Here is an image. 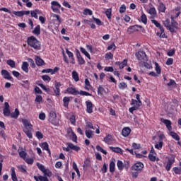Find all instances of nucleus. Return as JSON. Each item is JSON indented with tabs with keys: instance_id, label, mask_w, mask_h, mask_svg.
Returning <instances> with one entry per match:
<instances>
[{
	"instance_id": "1",
	"label": "nucleus",
	"mask_w": 181,
	"mask_h": 181,
	"mask_svg": "<svg viewBox=\"0 0 181 181\" xmlns=\"http://www.w3.org/2000/svg\"><path fill=\"white\" fill-rule=\"evenodd\" d=\"M22 122L24 125L23 132L25 134V135L29 138L30 139H32L33 138V136L32 134V132L33 131V125L28 121L26 119H22Z\"/></svg>"
},
{
	"instance_id": "2",
	"label": "nucleus",
	"mask_w": 181,
	"mask_h": 181,
	"mask_svg": "<svg viewBox=\"0 0 181 181\" xmlns=\"http://www.w3.org/2000/svg\"><path fill=\"white\" fill-rule=\"evenodd\" d=\"M27 45L35 50H40L41 44L35 36H30L27 38Z\"/></svg>"
},
{
	"instance_id": "3",
	"label": "nucleus",
	"mask_w": 181,
	"mask_h": 181,
	"mask_svg": "<svg viewBox=\"0 0 181 181\" xmlns=\"http://www.w3.org/2000/svg\"><path fill=\"white\" fill-rule=\"evenodd\" d=\"M163 25L172 33L175 32V28L177 29V22L175 21L173 17H171V22L169 18H167L165 21H163Z\"/></svg>"
},
{
	"instance_id": "4",
	"label": "nucleus",
	"mask_w": 181,
	"mask_h": 181,
	"mask_svg": "<svg viewBox=\"0 0 181 181\" xmlns=\"http://www.w3.org/2000/svg\"><path fill=\"white\" fill-rule=\"evenodd\" d=\"M49 121L52 125H59V119L54 111H51L49 115Z\"/></svg>"
},
{
	"instance_id": "5",
	"label": "nucleus",
	"mask_w": 181,
	"mask_h": 181,
	"mask_svg": "<svg viewBox=\"0 0 181 181\" xmlns=\"http://www.w3.org/2000/svg\"><path fill=\"white\" fill-rule=\"evenodd\" d=\"M135 56L141 63L148 62V57H146V53L144 51H139L135 54Z\"/></svg>"
},
{
	"instance_id": "6",
	"label": "nucleus",
	"mask_w": 181,
	"mask_h": 181,
	"mask_svg": "<svg viewBox=\"0 0 181 181\" xmlns=\"http://www.w3.org/2000/svg\"><path fill=\"white\" fill-rule=\"evenodd\" d=\"M60 8H62V5L56 1H53L51 2V8L53 11V12H55L56 13H60Z\"/></svg>"
},
{
	"instance_id": "7",
	"label": "nucleus",
	"mask_w": 181,
	"mask_h": 181,
	"mask_svg": "<svg viewBox=\"0 0 181 181\" xmlns=\"http://www.w3.org/2000/svg\"><path fill=\"white\" fill-rule=\"evenodd\" d=\"M9 103L8 102H5L3 110L4 117H9V115H11V110H9Z\"/></svg>"
},
{
	"instance_id": "8",
	"label": "nucleus",
	"mask_w": 181,
	"mask_h": 181,
	"mask_svg": "<svg viewBox=\"0 0 181 181\" xmlns=\"http://www.w3.org/2000/svg\"><path fill=\"white\" fill-rule=\"evenodd\" d=\"M86 112L88 114H93V108H94V105L93 104V103L90 100H87L86 101Z\"/></svg>"
},
{
	"instance_id": "9",
	"label": "nucleus",
	"mask_w": 181,
	"mask_h": 181,
	"mask_svg": "<svg viewBox=\"0 0 181 181\" xmlns=\"http://www.w3.org/2000/svg\"><path fill=\"white\" fill-rule=\"evenodd\" d=\"M132 170H136L137 172L141 171V169H144V163L141 162L136 163L132 168Z\"/></svg>"
},
{
	"instance_id": "10",
	"label": "nucleus",
	"mask_w": 181,
	"mask_h": 181,
	"mask_svg": "<svg viewBox=\"0 0 181 181\" xmlns=\"http://www.w3.org/2000/svg\"><path fill=\"white\" fill-rule=\"evenodd\" d=\"M1 76H3L4 78L6 80H12V76H11V74L5 69L1 70Z\"/></svg>"
},
{
	"instance_id": "11",
	"label": "nucleus",
	"mask_w": 181,
	"mask_h": 181,
	"mask_svg": "<svg viewBox=\"0 0 181 181\" xmlns=\"http://www.w3.org/2000/svg\"><path fill=\"white\" fill-rule=\"evenodd\" d=\"M35 63L37 64V66H45L46 64L45 63V61L43 59H42V58H40V57L39 56H35Z\"/></svg>"
},
{
	"instance_id": "12",
	"label": "nucleus",
	"mask_w": 181,
	"mask_h": 181,
	"mask_svg": "<svg viewBox=\"0 0 181 181\" xmlns=\"http://www.w3.org/2000/svg\"><path fill=\"white\" fill-rule=\"evenodd\" d=\"M175 163V158H169L165 166V169L167 172L170 170V168H172V165Z\"/></svg>"
},
{
	"instance_id": "13",
	"label": "nucleus",
	"mask_w": 181,
	"mask_h": 181,
	"mask_svg": "<svg viewBox=\"0 0 181 181\" xmlns=\"http://www.w3.org/2000/svg\"><path fill=\"white\" fill-rule=\"evenodd\" d=\"M114 141V137H112L111 135L108 134L106 136L104 139V141L105 144H107V145H111L112 144V141Z\"/></svg>"
},
{
	"instance_id": "14",
	"label": "nucleus",
	"mask_w": 181,
	"mask_h": 181,
	"mask_svg": "<svg viewBox=\"0 0 181 181\" xmlns=\"http://www.w3.org/2000/svg\"><path fill=\"white\" fill-rule=\"evenodd\" d=\"M66 145L70 149H72V151H76V152H78V151L81 149L79 146L73 144V143H66Z\"/></svg>"
},
{
	"instance_id": "15",
	"label": "nucleus",
	"mask_w": 181,
	"mask_h": 181,
	"mask_svg": "<svg viewBox=\"0 0 181 181\" xmlns=\"http://www.w3.org/2000/svg\"><path fill=\"white\" fill-rule=\"evenodd\" d=\"M76 57L78 59L79 64H84L86 63V61H84V59L83 58V57H81V54H80V52H78V50H77L76 52Z\"/></svg>"
},
{
	"instance_id": "16",
	"label": "nucleus",
	"mask_w": 181,
	"mask_h": 181,
	"mask_svg": "<svg viewBox=\"0 0 181 181\" xmlns=\"http://www.w3.org/2000/svg\"><path fill=\"white\" fill-rule=\"evenodd\" d=\"M132 105H134V107H137V110H139V107L142 105V101L132 99Z\"/></svg>"
},
{
	"instance_id": "17",
	"label": "nucleus",
	"mask_w": 181,
	"mask_h": 181,
	"mask_svg": "<svg viewBox=\"0 0 181 181\" xmlns=\"http://www.w3.org/2000/svg\"><path fill=\"white\" fill-rule=\"evenodd\" d=\"M66 91L69 94H72V95H78V90H76L74 88H68Z\"/></svg>"
},
{
	"instance_id": "18",
	"label": "nucleus",
	"mask_w": 181,
	"mask_h": 181,
	"mask_svg": "<svg viewBox=\"0 0 181 181\" xmlns=\"http://www.w3.org/2000/svg\"><path fill=\"white\" fill-rule=\"evenodd\" d=\"M151 22H152V23H153L155 25V26L156 28H159L160 32H162V33L165 32V28H163V27H162L160 25V23H159V22H158V21H156V20H151Z\"/></svg>"
},
{
	"instance_id": "19",
	"label": "nucleus",
	"mask_w": 181,
	"mask_h": 181,
	"mask_svg": "<svg viewBox=\"0 0 181 181\" xmlns=\"http://www.w3.org/2000/svg\"><path fill=\"white\" fill-rule=\"evenodd\" d=\"M21 69L25 73H29V64L26 62H23Z\"/></svg>"
},
{
	"instance_id": "20",
	"label": "nucleus",
	"mask_w": 181,
	"mask_h": 181,
	"mask_svg": "<svg viewBox=\"0 0 181 181\" xmlns=\"http://www.w3.org/2000/svg\"><path fill=\"white\" fill-rule=\"evenodd\" d=\"M131 134V129L129 127H124L122 131L123 136H128Z\"/></svg>"
},
{
	"instance_id": "21",
	"label": "nucleus",
	"mask_w": 181,
	"mask_h": 181,
	"mask_svg": "<svg viewBox=\"0 0 181 181\" xmlns=\"http://www.w3.org/2000/svg\"><path fill=\"white\" fill-rule=\"evenodd\" d=\"M163 123L165 124V125H166L167 128L168 129V131H171L172 130V122H170V120H169V119H164L163 121Z\"/></svg>"
},
{
	"instance_id": "22",
	"label": "nucleus",
	"mask_w": 181,
	"mask_h": 181,
	"mask_svg": "<svg viewBox=\"0 0 181 181\" xmlns=\"http://www.w3.org/2000/svg\"><path fill=\"white\" fill-rule=\"evenodd\" d=\"M142 63L143 64H140L141 67H144H144H146V69H152V64L151 63V62H148V61H146V62H144Z\"/></svg>"
},
{
	"instance_id": "23",
	"label": "nucleus",
	"mask_w": 181,
	"mask_h": 181,
	"mask_svg": "<svg viewBox=\"0 0 181 181\" xmlns=\"http://www.w3.org/2000/svg\"><path fill=\"white\" fill-rule=\"evenodd\" d=\"M11 179L13 181H18V177H16V173L15 172V168L12 167L11 169Z\"/></svg>"
},
{
	"instance_id": "24",
	"label": "nucleus",
	"mask_w": 181,
	"mask_h": 181,
	"mask_svg": "<svg viewBox=\"0 0 181 181\" xmlns=\"http://www.w3.org/2000/svg\"><path fill=\"white\" fill-rule=\"evenodd\" d=\"M110 151H112V152H115V153H121L122 154V149L119 147H110Z\"/></svg>"
},
{
	"instance_id": "25",
	"label": "nucleus",
	"mask_w": 181,
	"mask_h": 181,
	"mask_svg": "<svg viewBox=\"0 0 181 181\" xmlns=\"http://www.w3.org/2000/svg\"><path fill=\"white\" fill-rule=\"evenodd\" d=\"M170 135L175 141H180V136L176 132H170Z\"/></svg>"
},
{
	"instance_id": "26",
	"label": "nucleus",
	"mask_w": 181,
	"mask_h": 181,
	"mask_svg": "<svg viewBox=\"0 0 181 181\" xmlns=\"http://www.w3.org/2000/svg\"><path fill=\"white\" fill-rule=\"evenodd\" d=\"M33 33L34 35H36V36H39V35H40V25H37L35 29L33 31Z\"/></svg>"
},
{
	"instance_id": "27",
	"label": "nucleus",
	"mask_w": 181,
	"mask_h": 181,
	"mask_svg": "<svg viewBox=\"0 0 181 181\" xmlns=\"http://www.w3.org/2000/svg\"><path fill=\"white\" fill-rule=\"evenodd\" d=\"M72 78L76 82L80 80V78L78 77V73H77L76 71H72Z\"/></svg>"
},
{
	"instance_id": "28",
	"label": "nucleus",
	"mask_w": 181,
	"mask_h": 181,
	"mask_svg": "<svg viewBox=\"0 0 181 181\" xmlns=\"http://www.w3.org/2000/svg\"><path fill=\"white\" fill-rule=\"evenodd\" d=\"M10 115L11 118H15V119H16V118L19 117V110L15 109V111L11 113Z\"/></svg>"
},
{
	"instance_id": "29",
	"label": "nucleus",
	"mask_w": 181,
	"mask_h": 181,
	"mask_svg": "<svg viewBox=\"0 0 181 181\" xmlns=\"http://www.w3.org/2000/svg\"><path fill=\"white\" fill-rule=\"evenodd\" d=\"M63 103H64V107H65L66 108H67V107H69V103H70V97H64L63 98Z\"/></svg>"
},
{
	"instance_id": "30",
	"label": "nucleus",
	"mask_w": 181,
	"mask_h": 181,
	"mask_svg": "<svg viewBox=\"0 0 181 181\" xmlns=\"http://www.w3.org/2000/svg\"><path fill=\"white\" fill-rule=\"evenodd\" d=\"M6 63L8 66H10V67H11L12 69H15V67H16V64L15 63V61L12 59L7 60Z\"/></svg>"
},
{
	"instance_id": "31",
	"label": "nucleus",
	"mask_w": 181,
	"mask_h": 181,
	"mask_svg": "<svg viewBox=\"0 0 181 181\" xmlns=\"http://www.w3.org/2000/svg\"><path fill=\"white\" fill-rule=\"evenodd\" d=\"M129 32L130 33H134V32L138 31V25H132L128 28Z\"/></svg>"
},
{
	"instance_id": "32",
	"label": "nucleus",
	"mask_w": 181,
	"mask_h": 181,
	"mask_svg": "<svg viewBox=\"0 0 181 181\" xmlns=\"http://www.w3.org/2000/svg\"><path fill=\"white\" fill-rule=\"evenodd\" d=\"M141 21L144 25H146L148 23V18H146V15H145V13H142L141 16Z\"/></svg>"
},
{
	"instance_id": "33",
	"label": "nucleus",
	"mask_w": 181,
	"mask_h": 181,
	"mask_svg": "<svg viewBox=\"0 0 181 181\" xmlns=\"http://www.w3.org/2000/svg\"><path fill=\"white\" fill-rule=\"evenodd\" d=\"M110 172L111 173H114V172H115V163L114 161H111L110 163Z\"/></svg>"
},
{
	"instance_id": "34",
	"label": "nucleus",
	"mask_w": 181,
	"mask_h": 181,
	"mask_svg": "<svg viewBox=\"0 0 181 181\" xmlns=\"http://www.w3.org/2000/svg\"><path fill=\"white\" fill-rule=\"evenodd\" d=\"M85 134L86 137L88 138V139H90V138H93L94 132L91 130H86Z\"/></svg>"
},
{
	"instance_id": "35",
	"label": "nucleus",
	"mask_w": 181,
	"mask_h": 181,
	"mask_svg": "<svg viewBox=\"0 0 181 181\" xmlns=\"http://www.w3.org/2000/svg\"><path fill=\"white\" fill-rule=\"evenodd\" d=\"M90 166H91V161L90 158H86L84 161L83 168H90Z\"/></svg>"
},
{
	"instance_id": "36",
	"label": "nucleus",
	"mask_w": 181,
	"mask_h": 181,
	"mask_svg": "<svg viewBox=\"0 0 181 181\" xmlns=\"http://www.w3.org/2000/svg\"><path fill=\"white\" fill-rule=\"evenodd\" d=\"M105 92V89L102 86H99L98 88V95H103L104 93Z\"/></svg>"
},
{
	"instance_id": "37",
	"label": "nucleus",
	"mask_w": 181,
	"mask_h": 181,
	"mask_svg": "<svg viewBox=\"0 0 181 181\" xmlns=\"http://www.w3.org/2000/svg\"><path fill=\"white\" fill-rule=\"evenodd\" d=\"M18 152L19 153L20 158H22V159L25 160L26 159V155H28V153L23 151H19V150H18Z\"/></svg>"
},
{
	"instance_id": "38",
	"label": "nucleus",
	"mask_w": 181,
	"mask_h": 181,
	"mask_svg": "<svg viewBox=\"0 0 181 181\" xmlns=\"http://www.w3.org/2000/svg\"><path fill=\"white\" fill-rule=\"evenodd\" d=\"M117 166L119 170H122V169H124V163H122V161H121L119 160H117Z\"/></svg>"
},
{
	"instance_id": "39",
	"label": "nucleus",
	"mask_w": 181,
	"mask_h": 181,
	"mask_svg": "<svg viewBox=\"0 0 181 181\" xmlns=\"http://www.w3.org/2000/svg\"><path fill=\"white\" fill-rule=\"evenodd\" d=\"M42 149H45V151H47V152L50 155V149H49V144L47 142L42 144Z\"/></svg>"
},
{
	"instance_id": "40",
	"label": "nucleus",
	"mask_w": 181,
	"mask_h": 181,
	"mask_svg": "<svg viewBox=\"0 0 181 181\" xmlns=\"http://www.w3.org/2000/svg\"><path fill=\"white\" fill-rule=\"evenodd\" d=\"M39 12V10L35 9V11H30V15L32 18H35V19H37V13Z\"/></svg>"
},
{
	"instance_id": "41",
	"label": "nucleus",
	"mask_w": 181,
	"mask_h": 181,
	"mask_svg": "<svg viewBox=\"0 0 181 181\" xmlns=\"http://www.w3.org/2000/svg\"><path fill=\"white\" fill-rule=\"evenodd\" d=\"M38 86L40 87H41V88H42V90H44L45 91H46L47 93L50 94V88H47L45 85H43V83H38Z\"/></svg>"
},
{
	"instance_id": "42",
	"label": "nucleus",
	"mask_w": 181,
	"mask_h": 181,
	"mask_svg": "<svg viewBox=\"0 0 181 181\" xmlns=\"http://www.w3.org/2000/svg\"><path fill=\"white\" fill-rule=\"evenodd\" d=\"M96 149L98 152H101L102 153H103L104 155H107V151L104 150L101 146H100L99 145L96 146Z\"/></svg>"
},
{
	"instance_id": "43",
	"label": "nucleus",
	"mask_w": 181,
	"mask_h": 181,
	"mask_svg": "<svg viewBox=\"0 0 181 181\" xmlns=\"http://www.w3.org/2000/svg\"><path fill=\"white\" fill-rule=\"evenodd\" d=\"M70 131H71V134L72 135L73 142L77 143V135H76V133H74V132H73V129H70Z\"/></svg>"
},
{
	"instance_id": "44",
	"label": "nucleus",
	"mask_w": 181,
	"mask_h": 181,
	"mask_svg": "<svg viewBox=\"0 0 181 181\" xmlns=\"http://www.w3.org/2000/svg\"><path fill=\"white\" fill-rule=\"evenodd\" d=\"M73 169H74V170L76 172L78 177H80V170H78V168H77V164H76V163H73Z\"/></svg>"
},
{
	"instance_id": "45",
	"label": "nucleus",
	"mask_w": 181,
	"mask_h": 181,
	"mask_svg": "<svg viewBox=\"0 0 181 181\" xmlns=\"http://www.w3.org/2000/svg\"><path fill=\"white\" fill-rule=\"evenodd\" d=\"M80 50H81V53H83V54H85V56H86V57H88V59H91V58L90 57V54H88V52H87L86 51V49H84L83 47H81V48H80Z\"/></svg>"
},
{
	"instance_id": "46",
	"label": "nucleus",
	"mask_w": 181,
	"mask_h": 181,
	"mask_svg": "<svg viewBox=\"0 0 181 181\" xmlns=\"http://www.w3.org/2000/svg\"><path fill=\"white\" fill-rule=\"evenodd\" d=\"M159 11L160 12H165V11H166V6L165 4H163V3H160Z\"/></svg>"
},
{
	"instance_id": "47",
	"label": "nucleus",
	"mask_w": 181,
	"mask_h": 181,
	"mask_svg": "<svg viewBox=\"0 0 181 181\" xmlns=\"http://www.w3.org/2000/svg\"><path fill=\"white\" fill-rule=\"evenodd\" d=\"M37 166L38 169L42 173L46 170V168H45V165L40 164V163H37Z\"/></svg>"
},
{
	"instance_id": "48",
	"label": "nucleus",
	"mask_w": 181,
	"mask_h": 181,
	"mask_svg": "<svg viewBox=\"0 0 181 181\" xmlns=\"http://www.w3.org/2000/svg\"><path fill=\"white\" fill-rule=\"evenodd\" d=\"M127 63H128V61L127 59H124L123 62H122L119 66V69H124V67H125V66H127Z\"/></svg>"
},
{
	"instance_id": "49",
	"label": "nucleus",
	"mask_w": 181,
	"mask_h": 181,
	"mask_svg": "<svg viewBox=\"0 0 181 181\" xmlns=\"http://www.w3.org/2000/svg\"><path fill=\"white\" fill-rule=\"evenodd\" d=\"M13 15H15L16 16H18V18H22L23 16V13L22 11H13Z\"/></svg>"
},
{
	"instance_id": "50",
	"label": "nucleus",
	"mask_w": 181,
	"mask_h": 181,
	"mask_svg": "<svg viewBox=\"0 0 181 181\" xmlns=\"http://www.w3.org/2000/svg\"><path fill=\"white\" fill-rule=\"evenodd\" d=\"M94 22H95L96 25H98V26H103V23L102 21H100V19L93 17Z\"/></svg>"
},
{
	"instance_id": "51",
	"label": "nucleus",
	"mask_w": 181,
	"mask_h": 181,
	"mask_svg": "<svg viewBox=\"0 0 181 181\" xmlns=\"http://www.w3.org/2000/svg\"><path fill=\"white\" fill-rule=\"evenodd\" d=\"M127 87H128V85H127L125 82H122L119 84V88H120V90H125Z\"/></svg>"
},
{
	"instance_id": "52",
	"label": "nucleus",
	"mask_w": 181,
	"mask_h": 181,
	"mask_svg": "<svg viewBox=\"0 0 181 181\" xmlns=\"http://www.w3.org/2000/svg\"><path fill=\"white\" fill-rule=\"evenodd\" d=\"M173 170L175 173V175H181V168L174 167Z\"/></svg>"
},
{
	"instance_id": "53",
	"label": "nucleus",
	"mask_w": 181,
	"mask_h": 181,
	"mask_svg": "<svg viewBox=\"0 0 181 181\" xmlns=\"http://www.w3.org/2000/svg\"><path fill=\"white\" fill-rule=\"evenodd\" d=\"M85 90H90L88 87H91V84H90V81H88L87 78L85 79Z\"/></svg>"
},
{
	"instance_id": "54",
	"label": "nucleus",
	"mask_w": 181,
	"mask_h": 181,
	"mask_svg": "<svg viewBox=\"0 0 181 181\" xmlns=\"http://www.w3.org/2000/svg\"><path fill=\"white\" fill-rule=\"evenodd\" d=\"M155 66H156V71L157 74H160L161 71H160V66H159V64H158V62H156Z\"/></svg>"
},
{
	"instance_id": "55",
	"label": "nucleus",
	"mask_w": 181,
	"mask_h": 181,
	"mask_svg": "<svg viewBox=\"0 0 181 181\" xmlns=\"http://www.w3.org/2000/svg\"><path fill=\"white\" fill-rule=\"evenodd\" d=\"M83 15H93V11L88 8H86L83 12Z\"/></svg>"
},
{
	"instance_id": "56",
	"label": "nucleus",
	"mask_w": 181,
	"mask_h": 181,
	"mask_svg": "<svg viewBox=\"0 0 181 181\" xmlns=\"http://www.w3.org/2000/svg\"><path fill=\"white\" fill-rule=\"evenodd\" d=\"M163 141H159L158 144H156L155 145L156 149H158V150H160L161 148H163Z\"/></svg>"
},
{
	"instance_id": "57",
	"label": "nucleus",
	"mask_w": 181,
	"mask_h": 181,
	"mask_svg": "<svg viewBox=\"0 0 181 181\" xmlns=\"http://www.w3.org/2000/svg\"><path fill=\"white\" fill-rule=\"evenodd\" d=\"M114 57V54L111 52H108L105 54V59H107L108 60L112 59Z\"/></svg>"
},
{
	"instance_id": "58",
	"label": "nucleus",
	"mask_w": 181,
	"mask_h": 181,
	"mask_svg": "<svg viewBox=\"0 0 181 181\" xmlns=\"http://www.w3.org/2000/svg\"><path fill=\"white\" fill-rule=\"evenodd\" d=\"M35 103H42L43 101V98L40 95H37L35 100Z\"/></svg>"
},
{
	"instance_id": "59",
	"label": "nucleus",
	"mask_w": 181,
	"mask_h": 181,
	"mask_svg": "<svg viewBox=\"0 0 181 181\" xmlns=\"http://www.w3.org/2000/svg\"><path fill=\"white\" fill-rule=\"evenodd\" d=\"M148 159L151 162H155L156 160V156H153V154H152V153H149Z\"/></svg>"
},
{
	"instance_id": "60",
	"label": "nucleus",
	"mask_w": 181,
	"mask_h": 181,
	"mask_svg": "<svg viewBox=\"0 0 181 181\" xmlns=\"http://www.w3.org/2000/svg\"><path fill=\"white\" fill-rule=\"evenodd\" d=\"M42 173H44L45 177L47 176L48 177H50L52 176V172L47 169H45V170L42 172Z\"/></svg>"
},
{
	"instance_id": "61",
	"label": "nucleus",
	"mask_w": 181,
	"mask_h": 181,
	"mask_svg": "<svg viewBox=\"0 0 181 181\" xmlns=\"http://www.w3.org/2000/svg\"><path fill=\"white\" fill-rule=\"evenodd\" d=\"M78 94H80L81 95H86V96H91V94L88 92H86L84 90H80V92L78 91Z\"/></svg>"
},
{
	"instance_id": "62",
	"label": "nucleus",
	"mask_w": 181,
	"mask_h": 181,
	"mask_svg": "<svg viewBox=\"0 0 181 181\" xmlns=\"http://www.w3.org/2000/svg\"><path fill=\"white\" fill-rule=\"evenodd\" d=\"M42 78L44 81H50V80H52V78H50V76H49L48 75H43L42 76Z\"/></svg>"
},
{
	"instance_id": "63",
	"label": "nucleus",
	"mask_w": 181,
	"mask_h": 181,
	"mask_svg": "<svg viewBox=\"0 0 181 181\" xmlns=\"http://www.w3.org/2000/svg\"><path fill=\"white\" fill-rule=\"evenodd\" d=\"M54 93L57 97L60 95V88L55 87V88H54Z\"/></svg>"
},
{
	"instance_id": "64",
	"label": "nucleus",
	"mask_w": 181,
	"mask_h": 181,
	"mask_svg": "<svg viewBox=\"0 0 181 181\" xmlns=\"http://www.w3.org/2000/svg\"><path fill=\"white\" fill-rule=\"evenodd\" d=\"M38 179L40 181H49L47 177L40 175L38 176Z\"/></svg>"
}]
</instances>
